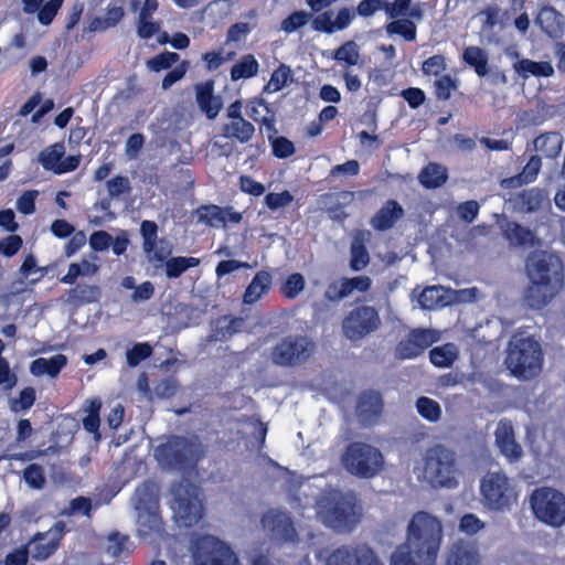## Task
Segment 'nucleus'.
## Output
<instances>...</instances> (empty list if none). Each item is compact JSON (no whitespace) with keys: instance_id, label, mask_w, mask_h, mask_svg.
Listing matches in <instances>:
<instances>
[{"instance_id":"864d4df0","label":"nucleus","mask_w":565,"mask_h":565,"mask_svg":"<svg viewBox=\"0 0 565 565\" xmlns=\"http://www.w3.org/2000/svg\"><path fill=\"white\" fill-rule=\"evenodd\" d=\"M23 480L31 489L41 490L46 483L44 468L38 463H30L23 470Z\"/></svg>"},{"instance_id":"f257e3e1","label":"nucleus","mask_w":565,"mask_h":565,"mask_svg":"<svg viewBox=\"0 0 565 565\" xmlns=\"http://www.w3.org/2000/svg\"><path fill=\"white\" fill-rule=\"evenodd\" d=\"M444 531L440 520L426 512L413 514L406 540L392 553L391 565H436Z\"/></svg>"},{"instance_id":"0e129e2a","label":"nucleus","mask_w":565,"mask_h":565,"mask_svg":"<svg viewBox=\"0 0 565 565\" xmlns=\"http://www.w3.org/2000/svg\"><path fill=\"white\" fill-rule=\"evenodd\" d=\"M270 141L271 152L278 159L289 158L296 151L294 142L284 136L271 138Z\"/></svg>"},{"instance_id":"f704fd0d","label":"nucleus","mask_w":565,"mask_h":565,"mask_svg":"<svg viewBox=\"0 0 565 565\" xmlns=\"http://www.w3.org/2000/svg\"><path fill=\"white\" fill-rule=\"evenodd\" d=\"M100 409L102 401L98 397L89 398L85 401L84 411L87 413L82 419L83 428L93 434L96 439L100 438Z\"/></svg>"},{"instance_id":"5701e85b","label":"nucleus","mask_w":565,"mask_h":565,"mask_svg":"<svg viewBox=\"0 0 565 565\" xmlns=\"http://www.w3.org/2000/svg\"><path fill=\"white\" fill-rule=\"evenodd\" d=\"M403 216V206L396 200L390 199L372 216L370 224L375 231L384 232L391 230Z\"/></svg>"},{"instance_id":"774afa93","label":"nucleus","mask_w":565,"mask_h":565,"mask_svg":"<svg viewBox=\"0 0 565 565\" xmlns=\"http://www.w3.org/2000/svg\"><path fill=\"white\" fill-rule=\"evenodd\" d=\"M238 186L242 192L253 196H260L265 193L266 190L263 183L256 181L247 174H242L238 178Z\"/></svg>"},{"instance_id":"f03ea898","label":"nucleus","mask_w":565,"mask_h":565,"mask_svg":"<svg viewBox=\"0 0 565 565\" xmlns=\"http://www.w3.org/2000/svg\"><path fill=\"white\" fill-rule=\"evenodd\" d=\"M529 285L524 301L530 308L542 309L564 286V264L561 257L546 250H533L525 260Z\"/></svg>"},{"instance_id":"2f4dec72","label":"nucleus","mask_w":565,"mask_h":565,"mask_svg":"<svg viewBox=\"0 0 565 565\" xmlns=\"http://www.w3.org/2000/svg\"><path fill=\"white\" fill-rule=\"evenodd\" d=\"M255 134L254 125L245 118L230 120L222 126V136L227 139L236 140L239 143H247Z\"/></svg>"},{"instance_id":"680f3d73","label":"nucleus","mask_w":565,"mask_h":565,"mask_svg":"<svg viewBox=\"0 0 565 565\" xmlns=\"http://www.w3.org/2000/svg\"><path fill=\"white\" fill-rule=\"evenodd\" d=\"M447 68L446 58L441 54H435L423 62L422 72L426 76L440 77Z\"/></svg>"},{"instance_id":"ea45409f","label":"nucleus","mask_w":565,"mask_h":565,"mask_svg":"<svg viewBox=\"0 0 565 565\" xmlns=\"http://www.w3.org/2000/svg\"><path fill=\"white\" fill-rule=\"evenodd\" d=\"M420 184L426 189H436L447 181L446 170L438 163H428L418 175Z\"/></svg>"},{"instance_id":"473e14b6","label":"nucleus","mask_w":565,"mask_h":565,"mask_svg":"<svg viewBox=\"0 0 565 565\" xmlns=\"http://www.w3.org/2000/svg\"><path fill=\"white\" fill-rule=\"evenodd\" d=\"M514 71L524 79L530 75L535 77H551L554 75V67L550 62H535L529 58H521L513 64Z\"/></svg>"},{"instance_id":"393cba45","label":"nucleus","mask_w":565,"mask_h":565,"mask_svg":"<svg viewBox=\"0 0 565 565\" xmlns=\"http://www.w3.org/2000/svg\"><path fill=\"white\" fill-rule=\"evenodd\" d=\"M494 435L497 446L510 462L521 459L523 450L521 445L515 441L514 431L510 424L500 423Z\"/></svg>"},{"instance_id":"aec40b11","label":"nucleus","mask_w":565,"mask_h":565,"mask_svg":"<svg viewBox=\"0 0 565 565\" xmlns=\"http://www.w3.org/2000/svg\"><path fill=\"white\" fill-rule=\"evenodd\" d=\"M135 510L142 518L147 515L149 521L157 522L159 509L158 487L153 481L146 480L136 488L134 494Z\"/></svg>"},{"instance_id":"39448f33","label":"nucleus","mask_w":565,"mask_h":565,"mask_svg":"<svg viewBox=\"0 0 565 565\" xmlns=\"http://www.w3.org/2000/svg\"><path fill=\"white\" fill-rule=\"evenodd\" d=\"M320 515L323 523L337 532H351L360 522L355 499L340 491L322 499Z\"/></svg>"},{"instance_id":"37998d69","label":"nucleus","mask_w":565,"mask_h":565,"mask_svg":"<svg viewBox=\"0 0 565 565\" xmlns=\"http://www.w3.org/2000/svg\"><path fill=\"white\" fill-rule=\"evenodd\" d=\"M503 234L511 244L516 246L531 245L534 241L531 230L513 221L507 222Z\"/></svg>"},{"instance_id":"7c9ffc66","label":"nucleus","mask_w":565,"mask_h":565,"mask_svg":"<svg viewBox=\"0 0 565 565\" xmlns=\"http://www.w3.org/2000/svg\"><path fill=\"white\" fill-rule=\"evenodd\" d=\"M66 364L67 358L64 354H55L49 359H35L30 365V371L34 376L46 374L51 377H56Z\"/></svg>"},{"instance_id":"bf43d9fd","label":"nucleus","mask_w":565,"mask_h":565,"mask_svg":"<svg viewBox=\"0 0 565 565\" xmlns=\"http://www.w3.org/2000/svg\"><path fill=\"white\" fill-rule=\"evenodd\" d=\"M418 303L423 309H435L438 306H443V296L440 288L437 286H429L422 290L418 296Z\"/></svg>"},{"instance_id":"c85d7f7f","label":"nucleus","mask_w":565,"mask_h":565,"mask_svg":"<svg viewBox=\"0 0 565 565\" xmlns=\"http://www.w3.org/2000/svg\"><path fill=\"white\" fill-rule=\"evenodd\" d=\"M271 286V275L266 270H259L255 274L243 295V301L246 305H253L266 295Z\"/></svg>"},{"instance_id":"6e6552de","label":"nucleus","mask_w":565,"mask_h":565,"mask_svg":"<svg viewBox=\"0 0 565 565\" xmlns=\"http://www.w3.org/2000/svg\"><path fill=\"white\" fill-rule=\"evenodd\" d=\"M382 327L380 310L371 305L356 303L343 317L341 331L351 342H361Z\"/></svg>"},{"instance_id":"13d9d810","label":"nucleus","mask_w":565,"mask_h":565,"mask_svg":"<svg viewBox=\"0 0 565 565\" xmlns=\"http://www.w3.org/2000/svg\"><path fill=\"white\" fill-rule=\"evenodd\" d=\"M312 18L310 12L306 11H294L287 18H285L280 23V29L286 33H292L298 29L306 25Z\"/></svg>"},{"instance_id":"b1692460","label":"nucleus","mask_w":565,"mask_h":565,"mask_svg":"<svg viewBox=\"0 0 565 565\" xmlns=\"http://www.w3.org/2000/svg\"><path fill=\"white\" fill-rule=\"evenodd\" d=\"M536 23L553 40L562 39L564 35L565 17L553 7H543L536 17Z\"/></svg>"},{"instance_id":"c9c22d12","label":"nucleus","mask_w":565,"mask_h":565,"mask_svg":"<svg viewBox=\"0 0 565 565\" xmlns=\"http://www.w3.org/2000/svg\"><path fill=\"white\" fill-rule=\"evenodd\" d=\"M68 301L74 306H83L99 301L100 287L97 285L77 284L67 292Z\"/></svg>"},{"instance_id":"9b49d317","label":"nucleus","mask_w":565,"mask_h":565,"mask_svg":"<svg viewBox=\"0 0 565 565\" xmlns=\"http://www.w3.org/2000/svg\"><path fill=\"white\" fill-rule=\"evenodd\" d=\"M316 350V343L302 334L287 335L270 351V360L277 366L295 367L306 363Z\"/></svg>"},{"instance_id":"412c9836","label":"nucleus","mask_w":565,"mask_h":565,"mask_svg":"<svg viewBox=\"0 0 565 565\" xmlns=\"http://www.w3.org/2000/svg\"><path fill=\"white\" fill-rule=\"evenodd\" d=\"M445 565H481L478 545L475 542L457 540L447 551Z\"/></svg>"},{"instance_id":"4468645a","label":"nucleus","mask_w":565,"mask_h":565,"mask_svg":"<svg viewBox=\"0 0 565 565\" xmlns=\"http://www.w3.org/2000/svg\"><path fill=\"white\" fill-rule=\"evenodd\" d=\"M324 565H383L376 553L366 543L343 544L334 548Z\"/></svg>"},{"instance_id":"a19ab883","label":"nucleus","mask_w":565,"mask_h":565,"mask_svg":"<svg viewBox=\"0 0 565 565\" xmlns=\"http://www.w3.org/2000/svg\"><path fill=\"white\" fill-rule=\"evenodd\" d=\"M196 215L200 222L210 227L226 226L224 210L220 205L202 204L196 209Z\"/></svg>"},{"instance_id":"bb28decb","label":"nucleus","mask_w":565,"mask_h":565,"mask_svg":"<svg viewBox=\"0 0 565 565\" xmlns=\"http://www.w3.org/2000/svg\"><path fill=\"white\" fill-rule=\"evenodd\" d=\"M140 234L142 237V249L150 260L163 263L167 254L157 247L158 225L154 221L145 220L140 224Z\"/></svg>"},{"instance_id":"49530a36","label":"nucleus","mask_w":565,"mask_h":565,"mask_svg":"<svg viewBox=\"0 0 565 565\" xmlns=\"http://www.w3.org/2000/svg\"><path fill=\"white\" fill-rule=\"evenodd\" d=\"M457 350L452 343L435 347L429 351V360L437 367H449L457 359Z\"/></svg>"},{"instance_id":"5fc2aeb1","label":"nucleus","mask_w":565,"mask_h":565,"mask_svg":"<svg viewBox=\"0 0 565 565\" xmlns=\"http://www.w3.org/2000/svg\"><path fill=\"white\" fill-rule=\"evenodd\" d=\"M36 401V391L32 386L24 387L19 393V397L10 401V409L13 413H21L29 411Z\"/></svg>"},{"instance_id":"2eb2a0df","label":"nucleus","mask_w":565,"mask_h":565,"mask_svg":"<svg viewBox=\"0 0 565 565\" xmlns=\"http://www.w3.org/2000/svg\"><path fill=\"white\" fill-rule=\"evenodd\" d=\"M438 340L439 333L435 330L412 329L407 337L396 344L394 355L402 361L416 359Z\"/></svg>"},{"instance_id":"a211bd4d","label":"nucleus","mask_w":565,"mask_h":565,"mask_svg":"<svg viewBox=\"0 0 565 565\" xmlns=\"http://www.w3.org/2000/svg\"><path fill=\"white\" fill-rule=\"evenodd\" d=\"M372 279L366 275L354 276V277H342L339 280L331 281L328 284L323 298L328 302H339L354 291L367 292L372 287Z\"/></svg>"},{"instance_id":"6ab92c4d","label":"nucleus","mask_w":565,"mask_h":565,"mask_svg":"<svg viewBox=\"0 0 565 565\" xmlns=\"http://www.w3.org/2000/svg\"><path fill=\"white\" fill-rule=\"evenodd\" d=\"M65 533V524L58 521L54 527L45 533H36L31 544H33L32 557L35 561H45L50 558L60 547Z\"/></svg>"},{"instance_id":"79ce46f5","label":"nucleus","mask_w":565,"mask_h":565,"mask_svg":"<svg viewBox=\"0 0 565 565\" xmlns=\"http://www.w3.org/2000/svg\"><path fill=\"white\" fill-rule=\"evenodd\" d=\"M294 74L289 65L280 63L270 75L268 83L264 86V93H277L291 83Z\"/></svg>"},{"instance_id":"7ed1b4c3","label":"nucleus","mask_w":565,"mask_h":565,"mask_svg":"<svg viewBox=\"0 0 565 565\" xmlns=\"http://www.w3.org/2000/svg\"><path fill=\"white\" fill-rule=\"evenodd\" d=\"M543 362V351L535 339L521 333L511 337L504 364L513 376L519 380H531L541 373Z\"/></svg>"},{"instance_id":"052dcab7","label":"nucleus","mask_w":565,"mask_h":565,"mask_svg":"<svg viewBox=\"0 0 565 565\" xmlns=\"http://www.w3.org/2000/svg\"><path fill=\"white\" fill-rule=\"evenodd\" d=\"M180 56L178 53L164 51L147 61V66L152 72H160L170 68L174 63L179 61Z\"/></svg>"},{"instance_id":"e433bc0d","label":"nucleus","mask_w":565,"mask_h":565,"mask_svg":"<svg viewBox=\"0 0 565 565\" xmlns=\"http://www.w3.org/2000/svg\"><path fill=\"white\" fill-rule=\"evenodd\" d=\"M125 17L121 6L108 4L104 17H95L89 22V31L102 32L115 28Z\"/></svg>"},{"instance_id":"dca6fc26","label":"nucleus","mask_w":565,"mask_h":565,"mask_svg":"<svg viewBox=\"0 0 565 565\" xmlns=\"http://www.w3.org/2000/svg\"><path fill=\"white\" fill-rule=\"evenodd\" d=\"M65 151L63 141L50 145L39 153V162L44 170L58 175L73 172L79 167L81 156L65 157Z\"/></svg>"},{"instance_id":"de8ad7c7","label":"nucleus","mask_w":565,"mask_h":565,"mask_svg":"<svg viewBox=\"0 0 565 565\" xmlns=\"http://www.w3.org/2000/svg\"><path fill=\"white\" fill-rule=\"evenodd\" d=\"M350 268L353 271L364 269L370 263V255L362 238L355 237L350 248Z\"/></svg>"},{"instance_id":"9d476101","label":"nucleus","mask_w":565,"mask_h":565,"mask_svg":"<svg viewBox=\"0 0 565 565\" xmlns=\"http://www.w3.org/2000/svg\"><path fill=\"white\" fill-rule=\"evenodd\" d=\"M531 509L541 522L558 527L565 523V495L553 488L541 487L530 497Z\"/></svg>"},{"instance_id":"4d7b16f0","label":"nucleus","mask_w":565,"mask_h":565,"mask_svg":"<svg viewBox=\"0 0 565 565\" xmlns=\"http://www.w3.org/2000/svg\"><path fill=\"white\" fill-rule=\"evenodd\" d=\"M305 277L299 273L290 274L280 288L281 295L287 299H295L305 289Z\"/></svg>"},{"instance_id":"423d86ee","label":"nucleus","mask_w":565,"mask_h":565,"mask_svg":"<svg viewBox=\"0 0 565 565\" xmlns=\"http://www.w3.org/2000/svg\"><path fill=\"white\" fill-rule=\"evenodd\" d=\"M170 492L171 508L174 512V516L181 521L185 527L198 524L204 514V508L200 500V488L183 478L171 486Z\"/></svg>"},{"instance_id":"cd10ccee","label":"nucleus","mask_w":565,"mask_h":565,"mask_svg":"<svg viewBox=\"0 0 565 565\" xmlns=\"http://www.w3.org/2000/svg\"><path fill=\"white\" fill-rule=\"evenodd\" d=\"M213 90L212 82H206L196 88V103L209 119H214L222 108V102L220 97L214 96Z\"/></svg>"},{"instance_id":"20e7f679","label":"nucleus","mask_w":565,"mask_h":565,"mask_svg":"<svg viewBox=\"0 0 565 565\" xmlns=\"http://www.w3.org/2000/svg\"><path fill=\"white\" fill-rule=\"evenodd\" d=\"M202 444L196 438L172 436L156 450L158 461L177 470L194 468L203 457Z\"/></svg>"},{"instance_id":"c03bdc74","label":"nucleus","mask_w":565,"mask_h":565,"mask_svg":"<svg viewBox=\"0 0 565 565\" xmlns=\"http://www.w3.org/2000/svg\"><path fill=\"white\" fill-rule=\"evenodd\" d=\"M200 259L196 257L177 256L166 260V276L169 279L179 278L188 269L198 267Z\"/></svg>"},{"instance_id":"603ef678","label":"nucleus","mask_w":565,"mask_h":565,"mask_svg":"<svg viewBox=\"0 0 565 565\" xmlns=\"http://www.w3.org/2000/svg\"><path fill=\"white\" fill-rule=\"evenodd\" d=\"M418 414L428 422H437L441 416V408L438 402L433 398L422 396L416 401Z\"/></svg>"},{"instance_id":"3c124183","label":"nucleus","mask_w":565,"mask_h":565,"mask_svg":"<svg viewBox=\"0 0 565 565\" xmlns=\"http://www.w3.org/2000/svg\"><path fill=\"white\" fill-rule=\"evenodd\" d=\"M458 88V81L449 74H444L434 83V94L437 100L446 102Z\"/></svg>"},{"instance_id":"72a5a7b5","label":"nucleus","mask_w":565,"mask_h":565,"mask_svg":"<svg viewBox=\"0 0 565 565\" xmlns=\"http://www.w3.org/2000/svg\"><path fill=\"white\" fill-rule=\"evenodd\" d=\"M462 61L473 68L479 77L489 74V56L484 49L476 45L467 46L462 52Z\"/></svg>"},{"instance_id":"1a4fd4ad","label":"nucleus","mask_w":565,"mask_h":565,"mask_svg":"<svg viewBox=\"0 0 565 565\" xmlns=\"http://www.w3.org/2000/svg\"><path fill=\"white\" fill-rule=\"evenodd\" d=\"M424 476L434 487L456 486L455 452L443 445L428 448L424 456Z\"/></svg>"},{"instance_id":"4c0bfd02","label":"nucleus","mask_w":565,"mask_h":565,"mask_svg":"<svg viewBox=\"0 0 565 565\" xmlns=\"http://www.w3.org/2000/svg\"><path fill=\"white\" fill-rule=\"evenodd\" d=\"M132 550V543L127 534H121L118 531L108 534L106 552L113 558L119 559L127 557L131 554Z\"/></svg>"},{"instance_id":"e2e57ef3","label":"nucleus","mask_w":565,"mask_h":565,"mask_svg":"<svg viewBox=\"0 0 565 565\" xmlns=\"http://www.w3.org/2000/svg\"><path fill=\"white\" fill-rule=\"evenodd\" d=\"M294 201V195L288 191L284 190L279 193L269 192L265 195L264 203L270 211H277L286 207Z\"/></svg>"},{"instance_id":"f3484780","label":"nucleus","mask_w":565,"mask_h":565,"mask_svg":"<svg viewBox=\"0 0 565 565\" xmlns=\"http://www.w3.org/2000/svg\"><path fill=\"white\" fill-rule=\"evenodd\" d=\"M263 527L279 543H295L298 533L291 518L281 511L269 510L262 518Z\"/></svg>"},{"instance_id":"0eeeda50","label":"nucleus","mask_w":565,"mask_h":565,"mask_svg":"<svg viewBox=\"0 0 565 565\" xmlns=\"http://www.w3.org/2000/svg\"><path fill=\"white\" fill-rule=\"evenodd\" d=\"M341 462L351 475L372 478L382 469L384 460L376 447L363 441H352L347 446Z\"/></svg>"},{"instance_id":"a18cd8bd","label":"nucleus","mask_w":565,"mask_h":565,"mask_svg":"<svg viewBox=\"0 0 565 565\" xmlns=\"http://www.w3.org/2000/svg\"><path fill=\"white\" fill-rule=\"evenodd\" d=\"M544 199L542 190L532 188L520 192L515 198V204L522 211L535 212L542 206Z\"/></svg>"},{"instance_id":"4be33fe9","label":"nucleus","mask_w":565,"mask_h":565,"mask_svg":"<svg viewBox=\"0 0 565 565\" xmlns=\"http://www.w3.org/2000/svg\"><path fill=\"white\" fill-rule=\"evenodd\" d=\"M383 398L376 391L361 393L356 404V415L363 425L376 424L383 412Z\"/></svg>"},{"instance_id":"69168bd1","label":"nucleus","mask_w":565,"mask_h":565,"mask_svg":"<svg viewBox=\"0 0 565 565\" xmlns=\"http://www.w3.org/2000/svg\"><path fill=\"white\" fill-rule=\"evenodd\" d=\"M64 0H49L46 3L41 4L38 12V20L43 25L52 23L58 10L62 8Z\"/></svg>"},{"instance_id":"8fccbe9b","label":"nucleus","mask_w":565,"mask_h":565,"mask_svg":"<svg viewBox=\"0 0 565 565\" xmlns=\"http://www.w3.org/2000/svg\"><path fill=\"white\" fill-rule=\"evenodd\" d=\"M386 32L388 34H397L408 42L416 40L417 28L416 24L409 19H399L386 24Z\"/></svg>"},{"instance_id":"a878e982","label":"nucleus","mask_w":565,"mask_h":565,"mask_svg":"<svg viewBox=\"0 0 565 565\" xmlns=\"http://www.w3.org/2000/svg\"><path fill=\"white\" fill-rule=\"evenodd\" d=\"M542 168V159L540 156H531L522 171L509 178L500 180V186L504 190L521 188L536 180Z\"/></svg>"},{"instance_id":"c756f323","label":"nucleus","mask_w":565,"mask_h":565,"mask_svg":"<svg viewBox=\"0 0 565 565\" xmlns=\"http://www.w3.org/2000/svg\"><path fill=\"white\" fill-rule=\"evenodd\" d=\"M535 151L547 159L558 157L563 146V136L558 131H548L537 136L534 141Z\"/></svg>"},{"instance_id":"6e6d98bb","label":"nucleus","mask_w":565,"mask_h":565,"mask_svg":"<svg viewBox=\"0 0 565 565\" xmlns=\"http://www.w3.org/2000/svg\"><path fill=\"white\" fill-rule=\"evenodd\" d=\"M152 347L148 342L135 343L131 349L126 352V361L128 366L136 367L142 361L151 356Z\"/></svg>"},{"instance_id":"58836bf2","label":"nucleus","mask_w":565,"mask_h":565,"mask_svg":"<svg viewBox=\"0 0 565 565\" xmlns=\"http://www.w3.org/2000/svg\"><path fill=\"white\" fill-rule=\"evenodd\" d=\"M259 72V63L253 54H245L232 66L230 71L233 82L256 76Z\"/></svg>"},{"instance_id":"338daca9","label":"nucleus","mask_w":565,"mask_h":565,"mask_svg":"<svg viewBox=\"0 0 565 565\" xmlns=\"http://www.w3.org/2000/svg\"><path fill=\"white\" fill-rule=\"evenodd\" d=\"M109 198H119L125 193H130L131 185L129 179L122 175H116L106 183Z\"/></svg>"},{"instance_id":"09e8293b","label":"nucleus","mask_w":565,"mask_h":565,"mask_svg":"<svg viewBox=\"0 0 565 565\" xmlns=\"http://www.w3.org/2000/svg\"><path fill=\"white\" fill-rule=\"evenodd\" d=\"M332 58L343 62L347 66H354L360 58L359 45L352 40L347 41L333 51Z\"/></svg>"},{"instance_id":"f8f14e48","label":"nucleus","mask_w":565,"mask_h":565,"mask_svg":"<svg viewBox=\"0 0 565 565\" xmlns=\"http://www.w3.org/2000/svg\"><path fill=\"white\" fill-rule=\"evenodd\" d=\"M192 558L195 565H239L232 547L216 536L200 535L192 542Z\"/></svg>"},{"instance_id":"ddd939ff","label":"nucleus","mask_w":565,"mask_h":565,"mask_svg":"<svg viewBox=\"0 0 565 565\" xmlns=\"http://www.w3.org/2000/svg\"><path fill=\"white\" fill-rule=\"evenodd\" d=\"M480 493L487 508L493 511L510 510L516 493L505 473L488 472L480 481Z\"/></svg>"}]
</instances>
